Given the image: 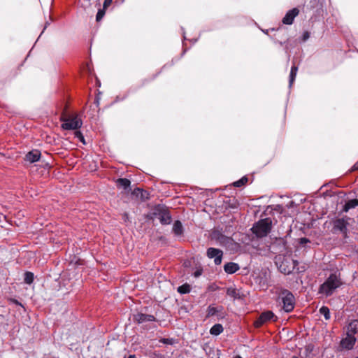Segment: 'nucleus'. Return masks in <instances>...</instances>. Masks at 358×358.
Returning a JSON list of instances; mask_svg holds the SVG:
<instances>
[{"instance_id":"1","label":"nucleus","mask_w":358,"mask_h":358,"mask_svg":"<svg viewBox=\"0 0 358 358\" xmlns=\"http://www.w3.org/2000/svg\"><path fill=\"white\" fill-rule=\"evenodd\" d=\"M342 285L341 280L336 273H331L320 285L319 293L326 296H331Z\"/></svg>"},{"instance_id":"2","label":"nucleus","mask_w":358,"mask_h":358,"mask_svg":"<svg viewBox=\"0 0 358 358\" xmlns=\"http://www.w3.org/2000/svg\"><path fill=\"white\" fill-rule=\"evenodd\" d=\"M278 301L282 303V308L286 313L292 312L295 306V298L293 294L285 289H280L278 292Z\"/></svg>"},{"instance_id":"3","label":"nucleus","mask_w":358,"mask_h":358,"mask_svg":"<svg viewBox=\"0 0 358 358\" xmlns=\"http://www.w3.org/2000/svg\"><path fill=\"white\" fill-rule=\"evenodd\" d=\"M272 221L270 218L262 219L252 228L253 233L259 238L266 236L271 231Z\"/></svg>"},{"instance_id":"4","label":"nucleus","mask_w":358,"mask_h":358,"mask_svg":"<svg viewBox=\"0 0 358 358\" xmlns=\"http://www.w3.org/2000/svg\"><path fill=\"white\" fill-rule=\"evenodd\" d=\"M63 122L62 127L66 130H76L81 127L82 120L77 116L68 117L62 118Z\"/></svg>"},{"instance_id":"5","label":"nucleus","mask_w":358,"mask_h":358,"mask_svg":"<svg viewBox=\"0 0 358 358\" xmlns=\"http://www.w3.org/2000/svg\"><path fill=\"white\" fill-rule=\"evenodd\" d=\"M349 220L350 218L347 216L334 220L333 221V230L334 231H340L341 233L345 234L348 231Z\"/></svg>"},{"instance_id":"6","label":"nucleus","mask_w":358,"mask_h":358,"mask_svg":"<svg viewBox=\"0 0 358 358\" xmlns=\"http://www.w3.org/2000/svg\"><path fill=\"white\" fill-rule=\"evenodd\" d=\"M223 252L217 248H209L207 250V256L210 259L214 258V262L216 265H220L222 262Z\"/></svg>"},{"instance_id":"7","label":"nucleus","mask_w":358,"mask_h":358,"mask_svg":"<svg viewBox=\"0 0 358 358\" xmlns=\"http://www.w3.org/2000/svg\"><path fill=\"white\" fill-rule=\"evenodd\" d=\"M275 317L272 311L268 310L262 313L259 318L255 322L254 324L255 327L258 328L262 326L264 323L271 320Z\"/></svg>"},{"instance_id":"8","label":"nucleus","mask_w":358,"mask_h":358,"mask_svg":"<svg viewBox=\"0 0 358 358\" xmlns=\"http://www.w3.org/2000/svg\"><path fill=\"white\" fill-rule=\"evenodd\" d=\"M356 341L355 336H350L346 334L345 337L341 341L340 345L342 349L348 350H352L356 343Z\"/></svg>"},{"instance_id":"9","label":"nucleus","mask_w":358,"mask_h":358,"mask_svg":"<svg viewBox=\"0 0 358 358\" xmlns=\"http://www.w3.org/2000/svg\"><path fill=\"white\" fill-rule=\"evenodd\" d=\"M133 320L138 324H143L148 322H155L156 319L152 315L137 313L133 315Z\"/></svg>"},{"instance_id":"10","label":"nucleus","mask_w":358,"mask_h":358,"mask_svg":"<svg viewBox=\"0 0 358 358\" xmlns=\"http://www.w3.org/2000/svg\"><path fill=\"white\" fill-rule=\"evenodd\" d=\"M154 215L155 217L159 220L161 224H169L171 223V216L167 210H160L158 213H155Z\"/></svg>"},{"instance_id":"11","label":"nucleus","mask_w":358,"mask_h":358,"mask_svg":"<svg viewBox=\"0 0 358 358\" xmlns=\"http://www.w3.org/2000/svg\"><path fill=\"white\" fill-rule=\"evenodd\" d=\"M299 10L298 8H294L290 10H289L285 16L282 19V22L285 24H292L294 22V19L296 16L298 15Z\"/></svg>"},{"instance_id":"12","label":"nucleus","mask_w":358,"mask_h":358,"mask_svg":"<svg viewBox=\"0 0 358 358\" xmlns=\"http://www.w3.org/2000/svg\"><path fill=\"white\" fill-rule=\"evenodd\" d=\"M41 152L38 150H33L29 152L25 156V160L34 163L39 160Z\"/></svg>"},{"instance_id":"13","label":"nucleus","mask_w":358,"mask_h":358,"mask_svg":"<svg viewBox=\"0 0 358 358\" xmlns=\"http://www.w3.org/2000/svg\"><path fill=\"white\" fill-rule=\"evenodd\" d=\"M358 332V320H353L346 326V334L355 336Z\"/></svg>"},{"instance_id":"14","label":"nucleus","mask_w":358,"mask_h":358,"mask_svg":"<svg viewBox=\"0 0 358 358\" xmlns=\"http://www.w3.org/2000/svg\"><path fill=\"white\" fill-rule=\"evenodd\" d=\"M239 268V265L234 262H229L224 266V270L228 274H233L238 271Z\"/></svg>"},{"instance_id":"15","label":"nucleus","mask_w":358,"mask_h":358,"mask_svg":"<svg viewBox=\"0 0 358 358\" xmlns=\"http://www.w3.org/2000/svg\"><path fill=\"white\" fill-rule=\"evenodd\" d=\"M292 262L293 266L292 267H289V266H285V263H287V261L286 260L285 262H283L280 265V267H279L280 271L285 274L291 273L293 271L294 266L297 264V262L295 260H292Z\"/></svg>"},{"instance_id":"16","label":"nucleus","mask_w":358,"mask_h":358,"mask_svg":"<svg viewBox=\"0 0 358 358\" xmlns=\"http://www.w3.org/2000/svg\"><path fill=\"white\" fill-rule=\"evenodd\" d=\"M216 239L220 243V245L224 246L231 244L233 241L231 238L226 236L222 234H218L217 236H216Z\"/></svg>"},{"instance_id":"17","label":"nucleus","mask_w":358,"mask_h":358,"mask_svg":"<svg viewBox=\"0 0 358 358\" xmlns=\"http://www.w3.org/2000/svg\"><path fill=\"white\" fill-rule=\"evenodd\" d=\"M173 231L176 236H181L183 234V227L180 221L177 220L174 222Z\"/></svg>"},{"instance_id":"18","label":"nucleus","mask_w":358,"mask_h":358,"mask_svg":"<svg viewBox=\"0 0 358 358\" xmlns=\"http://www.w3.org/2000/svg\"><path fill=\"white\" fill-rule=\"evenodd\" d=\"M358 206V199H354L349 200L345 203V204L343 206V211L348 212L350 209L354 208L355 207Z\"/></svg>"},{"instance_id":"19","label":"nucleus","mask_w":358,"mask_h":358,"mask_svg":"<svg viewBox=\"0 0 358 358\" xmlns=\"http://www.w3.org/2000/svg\"><path fill=\"white\" fill-rule=\"evenodd\" d=\"M117 186L118 187H122L124 189H127L129 187L131 182L127 178H119L117 182Z\"/></svg>"},{"instance_id":"20","label":"nucleus","mask_w":358,"mask_h":358,"mask_svg":"<svg viewBox=\"0 0 358 358\" xmlns=\"http://www.w3.org/2000/svg\"><path fill=\"white\" fill-rule=\"evenodd\" d=\"M223 331L222 325L220 324H216L213 325L210 329V333L212 335L218 336Z\"/></svg>"},{"instance_id":"21","label":"nucleus","mask_w":358,"mask_h":358,"mask_svg":"<svg viewBox=\"0 0 358 358\" xmlns=\"http://www.w3.org/2000/svg\"><path fill=\"white\" fill-rule=\"evenodd\" d=\"M297 71H298L297 66H293L291 68L290 74H289V87H291L292 85V84L296 78Z\"/></svg>"},{"instance_id":"22","label":"nucleus","mask_w":358,"mask_h":358,"mask_svg":"<svg viewBox=\"0 0 358 358\" xmlns=\"http://www.w3.org/2000/svg\"><path fill=\"white\" fill-rule=\"evenodd\" d=\"M222 310L221 307H215L209 306L207 310V316L210 317L215 315L216 313Z\"/></svg>"},{"instance_id":"23","label":"nucleus","mask_w":358,"mask_h":358,"mask_svg":"<svg viewBox=\"0 0 358 358\" xmlns=\"http://www.w3.org/2000/svg\"><path fill=\"white\" fill-rule=\"evenodd\" d=\"M208 358H220V350L218 349L210 348L208 352H207Z\"/></svg>"},{"instance_id":"24","label":"nucleus","mask_w":358,"mask_h":358,"mask_svg":"<svg viewBox=\"0 0 358 358\" xmlns=\"http://www.w3.org/2000/svg\"><path fill=\"white\" fill-rule=\"evenodd\" d=\"M320 313L324 317L326 320L330 319L329 309L327 306H322V308H320Z\"/></svg>"},{"instance_id":"25","label":"nucleus","mask_w":358,"mask_h":358,"mask_svg":"<svg viewBox=\"0 0 358 358\" xmlns=\"http://www.w3.org/2000/svg\"><path fill=\"white\" fill-rule=\"evenodd\" d=\"M190 286L187 284L182 285L178 288V292L180 294H187L190 292Z\"/></svg>"},{"instance_id":"26","label":"nucleus","mask_w":358,"mask_h":358,"mask_svg":"<svg viewBox=\"0 0 358 358\" xmlns=\"http://www.w3.org/2000/svg\"><path fill=\"white\" fill-rule=\"evenodd\" d=\"M24 280L27 284H31L34 281V274L31 272H26Z\"/></svg>"},{"instance_id":"27","label":"nucleus","mask_w":358,"mask_h":358,"mask_svg":"<svg viewBox=\"0 0 358 358\" xmlns=\"http://www.w3.org/2000/svg\"><path fill=\"white\" fill-rule=\"evenodd\" d=\"M227 294L231 297H233L234 299L238 297V294L237 293L235 288L233 287H229L227 290Z\"/></svg>"},{"instance_id":"28","label":"nucleus","mask_w":358,"mask_h":358,"mask_svg":"<svg viewBox=\"0 0 358 358\" xmlns=\"http://www.w3.org/2000/svg\"><path fill=\"white\" fill-rule=\"evenodd\" d=\"M106 10L104 9V8L99 9V10H98V12L96 13V22H100L102 20V18L105 15Z\"/></svg>"},{"instance_id":"29","label":"nucleus","mask_w":358,"mask_h":358,"mask_svg":"<svg viewBox=\"0 0 358 358\" xmlns=\"http://www.w3.org/2000/svg\"><path fill=\"white\" fill-rule=\"evenodd\" d=\"M247 182H248V178L244 176L242 178H241L240 180L234 182V185L235 187H241L242 185H245Z\"/></svg>"},{"instance_id":"30","label":"nucleus","mask_w":358,"mask_h":358,"mask_svg":"<svg viewBox=\"0 0 358 358\" xmlns=\"http://www.w3.org/2000/svg\"><path fill=\"white\" fill-rule=\"evenodd\" d=\"M75 136L76 138H78L81 142L85 143L84 136H83V135L82 134V133L80 131H75Z\"/></svg>"},{"instance_id":"31","label":"nucleus","mask_w":358,"mask_h":358,"mask_svg":"<svg viewBox=\"0 0 358 358\" xmlns=\"http://www.w3.org/2000/svg\"><path fill=\"white\" fill-rule=\"evenodd\" d=\"M159 342L160 343H162L164 344H167V345H173V339H170V338H162L159 340Z\"/></svg>"},{"instance_id":"32","label":"nucleus","mask_w":358,"mask_h":358,"mask_svg":"<svg viewBox=\"0 0 358 358\" xmlns=\"http://www.w3.org/2000/svg\"><path fill=\"white\" fill-rule=\"evenodd\" d=\"M113 3V0H104L103 8L107 9Z\"/></svg>"},{"instance_id":"33","label":"nucleus","mask_w":358,"mask_h":358,"mask_svg":"<svg viewBox=\"0 0 358 358\" xmlns=\"http://www.w3.org/2000/svg\"><path fill=\"white\" fill-rule=\"evenodd\" d=\"M310 37V34L308 31H305L303 34V36H302V40L303 41H307Z\"/></svg>"},{"instance_id":"34","label":"nucleus","mask_w":358,"mask_h":358,"mask_svg":"<svg viewBox=\"0 0 358 358\" xmlns=\"http://www.w3.org/2000/svg\"><path fill=\"white\" fill-rule=\"evenodd\" d=\"M138 193H141V196H143V191L141 189H139V188L135 189L134 191V194H136L138 195Z\"/></svg>"},{"instance_id":"35","label":"nucleus","mask_w":358,"mask_h":358,"mask_svg":"<svg viewBox=\"0 0 358 358\" xmlns=\"http://www.w3.org/2000/svg\"><path fill=\"white\" fill-rule=\"evenodd\" d=\"M309 242V240L307 239L306 238H301L300 239V243L301 244H304V243H308Z\"/></svg>"},{"instance_id":"36","label":"nucleus","mask_w":358,"mask_h":358,"mask_svg":"<svg viewBox=\"0 0 358 358\" xmlns=\"http://www.w3.org/2000/svg\"><path fill=\"white\" fill-rule=\"evenodd\" d=\"M358 170V162L354 164L352 168V171Z\"/></svg>"},{"instance_id":"37","label":"nucleus","mask_w":358,"mask_h":358,"mask_svg":"<svg viewBox=\"0 0 358 358\" xmlns=\"http://www.w3.org/2000/svg\"><path fill=\"white\" fill-rule=\"evenodd\" d=\"M201 274V272L199 271H197L194 273V276L195 277H199L200 275Z\"/></svg>"},{"instance_id":"38","label":"nucleus","mask_w":358,"mask_h":358,"mask_svg":"<svg viewBox=\"0 0 358 358\" xmlns=\"http://www.w3.org/2000/svg\"><path fill=\"white\" fill-rule=\"evenodd\" d=\"M12 301L16 304H18V305H20L21 306V303H19L16 299H13Z\"/></svg>"},{"instance_id":"39","label":"nucleus","mask_w":358,"mask_h":358,"mask_svg":"<svg viewBox=\"0 0 358 358\" xmlns=\"http://www.w3.org/2000/svg\"><path fill=\"white\" fill-rule=\"evenodd\" d=\"M128 358H136L135 355H129Z\"/></svg>"},{"instance_id":"40","label":"nucleus","mask_w":358,"mask_h":358,"mask_svg":"<svg viewBox=\"0 0 358 358\" xmlns=\"http://www.w3.org/2000/svg\"><path fill=\"white\" fill-rule=\"evenodd\" d=\"M234 358H242V357L241 356H239V355H237Z\"/></svg>"},{"instance_id":"41","label":"nucleus","mask_w":358,"mask_h":358,"mask_svg":"<svg viewBox=\"0 0 358 358\" xmlns=\"http://www.w3.org/2000/svg\"><path fill=\"white\" fill-rule=\"evenodd\" d=\"M357 358H358V357H357Z\"/></svg>"}]
</instances>
